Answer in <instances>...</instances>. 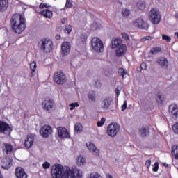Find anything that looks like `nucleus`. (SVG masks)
<instances>
[{
  "label": "nucleus",
  "mask_w": 178,
  "mask_h": 178,
  "mask_svg": "<svg viewBox=\"0 0 178 178\" xmlns=\"http://www.w3.org/2000/svg\"><path fill=\"white\" fill-rule=\"evenodd\" d=\"M10 23L13 31H15L17 34H22L24 30H26V19L20 14L13 15L11 17Z\"/></svg>",
  "instance_id": "1"
},
{
  "label": "nucleus",
  "mask_w": 178,
  "mask_h": 178,
  "mask_svg": "<svg viewBox=\"0 0 178 178\" xmlns=\"http://www.w3.org/2000/svg\"><path fill=\"white\" fill-rule=\"evenodd\" d=\"M149 19L153 24H159L162 19V16L161 15V12H159V10H158L156 8H152L149 12Z\"/></svg>",
  "instance_id": "2"
},
{
  "label": "nucleus",
  "mask_w": 178,
  "mask_h": 178,
  "mask_svg": "<svg viewBox=\"0 0 178 178\" xmlns=\"http://www.w3.org/2000/svg\"><path fill=\"white\" fill-rule=\"evenodd\" d=\"M65 168L60 164H56L51 168V174L52 178H63L65 175Z\"/></svg>",
  "instance_id": "3"
},
{
  "label": "nucleus",
  "mask_w": 178,
  "mask_h": 178,
  "mask_svg": "<svg viewBox=\"0 0 178 178\" xmlns=\"http://www.w3.org/2000/svg\"><path fill=\"white\" fill-rule=\"evenodd\" d=\"M41 106L44 111L51 113L55 108V101L49 97H47L42 100Z\"/></svg>",
  "instance_id": "4"
},
{
  "label": "nucleus",
  "mask_w": 178,
  "mask_h": 178,
  "mask_svg": "<svg viewBox=\"0 0 178 178\" xmlns=\"http://www.w3.org/2000/svg\"><path fill=\"white\" fill-rule=\"evenodd\" d=\"M91 45L94 52H97V54L104 52V43L99 38H93L91 41Z\"/></svg>",
  "instance_id": "5"
},
{
  "label": "nucleus",
  "mask_w": 178,
  "mask_h": 178,
  "mask_svg": "<svg viewBox=\"0 0 178 178\" xmlns=\"http://www.w3.org/2000/svg\"><path fill=\"white\" fill-rule=\"evenodd\" d=\"M120 131V125L116 122H112L107 127V134L110 137H116Z\"/></svg>",
  "instance_id": "6"
},
{
  "label": "nucleus",
  "mask_w": 178,
  "mask_h": 178,
  "mask_svg": "<svg viewBox=\"0 0 178 178\" xmlns=\"http://www.w3.org/2000/svg\"><path fill=\"white\" fill-rule=\"evenodd\" d=\"M40 49L46 54L52 52L54 49V42L49 39H42L40 44Z\"/></svg>",
  "instance_id": "7"
},
{
  "label": "nucleus",
  "mask_w": 178,
  "mask_h": 178,
  "mask_svg": "<svg viewBox=\"0 0 178 178\" xmlns=\"http://www.w3.org/2000/svg\"><path fill=\"white\" fill-rule=\"evenodd\" d=\"M82 176L83 173L80 170H72L69 169L64 172L63 178H81Z\"/></svg>",
  "instance_id": "8"
},
{
  "label": "nucleus",
  "mask_w": 178,
  "mask_h": 178,
  "mask_svg": "<svg viewBox=\"0 0 178 178\" xmlns=\"http://www.w3.org/2000/svg\"><path fill=\"white\" fill-rule=\"evenodd\" d=\"M54 80L56 84L62 85L66 83V75L63 72H56L54 74Z\"/></svg>",
  "instance_id": "9"
},
{
  "label": "nucleus",
  "mask_w": 178,
  "mask_h": 178,
  "mask_svg": "<svg viewBox=\"0 0 178 178\" xmlns=\"http://www.w3.org/2000/svg\"><path fill=\"white\" fill-rule=\"evenodd\" d=\"M0 133L9 136L12 133V127L6 122L0 121Z\"/></svg>",
  "instance_id": "10"
},
{
  "label": "nucleus",
  "mask_w": 178,
  "mask_h": 178,
  "mask_svg": "<svg viewBox=\"0 0 178 178\" xmlns=\"http://www.w3.org/2000/svg\"><path fill=\"white\" fill-rule=\"evenodd\" d=\"M133 24L134 27H138V29H141L142 30H147L149 26L148 23L145 22L144 19L141 18H138L133 22Z\"/></svg>",
  "instance_id": "11"
},
{
  "label": "nucleus",
  "mask_w": 178,
  "mask_h": 178,
  "mask_svg": "<svg viewBox=\"0 0 178 178\" xmlns=\"http://www.w3.org/2000/svg\"><path fill=\"white\" fill-rule=\"evenodd\" d=\"M52 127H51L49 125H44L40 131V134L44 138H48V137H49L50 134H52Z\"/></svg>",
  "instance_id": "12"
},
{
  "label": "nucleus",
  "mask_w": 178,
  "mask_h": 178,
  "mask_svg": "<svg viewBox=\"0 0 178 178\" xmlns=\"http://www.w3.org/2000/svg\"><path fill=\"white\" fill-rule=\"evenodd\" d=\"M156 63L161 69H164L165 70L169 69V60L165 57L159 58L156 60Z\"/></svg>",
  "instance_id": "13"
},
{
  "label": "nucleus",
  "mask_w": 178,
  "mask_h": 178,
  "mask_svg": "<svg viewBox=\"0 0 178 178\" xmlns=\"http://www.w3.org/2000/svg\"><path fill=\"white\" fill-rule=\"evenodd\" d=\"M57 131L58 134V137L60 138H70V134L67 131V129L62 127H59L57 128Z\"/></svg>",
  "instance_id": "14"
},
{
  "label": "nucleus",
  "mask_w": 178,
  "mask_h": 178,
  "mask_svg": "<svg viewBox=\"0 0 178 178\" xmlns=\"http://www.w3.org/2000/svg\"><path fill=\"white\" fill-rule=\"evenodd\" d=\"M126 52H127V47L126 44H121L120 47H117L115 50V55L118 58L121 56H124L126 55Z\"/></svg>",
  "instance_id": "15"
},
{
  "label": "nucleus",
  "mask_w": 178,
  "mask_h": 178,
  "mask_svg": "<svg viewBox=\"0 0 178 178\" xmlns=\"http://www.w3.org/2000/svg\"><path fill=\"white\" fill-rule=\"evenodd\" d=\"M70 48L71 45L69 42H63L61 45V51L64 56H66V55H69V53L70 52Z\"/></svg>",
  "instance_id": "16"
},
{
  "label": "nucleus",
  "mask_w": 178,
  "mask_h": 178,
  "mask_svg": "<svg viewBox=\"0 0 178 178\" xmlns=\"http://www.w3.org/2000/svg\"><path fill=\"white\" fill-rule=\"evenodd\" d=\"M15 175L17 178H27V173L22 167H18L15 169Z\"/></svg>",
  "instance_id": "17"
},
{
  "label": "nucleus",
  "mask_w": 178,
  "mask_h": 178,
  "mask_svg": "<svg viewBox=\"0 0 178 178\" xmlns=\"http://www.w3.org/2000/svg\"><path fill=\"white\" fill-rule=\"evenodd\" d=\"M86 147L90 152H92V154H93L94 155H99V149H98V148L95 147V145H94V143L90 142L89 143L86 144Z\"/></svg>",
  "instance_id": "18"
},
{
  "label": "nucleus",
  "mask_w": 178,
  "mask_h": 178,
  "mask_svg": "<svg viewBox=\"0 0 178 178\" xmlns=\"http://www.w3.org/2000/svg\"><path fill=\"white\" fill-rule=\"evenodd\" d=\"M122 42H123V40L121 38H114L111 40V47L112 48V49H115V48H118V47L122 45Z\"/></svg>",
  "instance_id": "19"
},
{
  "label": "nucleus",
  "mask_w": 178,
  "mask_h": 178,
  "mask_svg": "<svg viewBox=\"0 0 178 178\" xmlns=\"http://www.w3.org/2000/svg\"><path fill=\"white\" fill-rule=\"evenodd\" d=\"M169 112L171 113L172 119L178 118V106L177 105H170Z\"/></svg>",
  "instance_id": "20"
},
{
  "label": "nucleus",
  "mask_w": 178,
  "mask_h": 178,
  "mask_svg": "<svg viewBox=\"0 0 178 178\" xmlns=\"http://www.w3.org/2000/svg\"><path fill=\"white\" fill-rule=\"evenodd\" d=\"M34 144V135H29L25 140L24 145L26 148H31Z\"/></svg>",
  "instance_id": "21"
},
{
  "label": "nucleus",
  "mask_w": 178,
  "mask_h": 178,
  "mask_svg": "<svg viewBox=\"0 0 178 178\" xmlns=\"http://www.w3.org/2000/svg\"><path fill=\"white\" fill-rule=\"evenodd\" d=\"M10 166H12V159L6 158L1 161V168L3 169H10Z\"/></svg>",
  "instance_id": "22"
},
{
  "label": "nucleus",
  "mask_w": 178,
  "mask_h": 178,
  "mask_svg": "<svg viewBox=\"0 0 178 178\" xmlns=\"http://www.w3.org/2000/svg\"><path fill=\"white\" fill-rule=\"evenodd\" d=\"M9 8V0H0V12L3 13Z\"/></svg>",
  "instance_id": "23"
},
{
  "label": "nucleus",
  "mask_w": 178,
  "mask_h": 178,
  "mask_svg": "<svg viewBox=\"0 0 178 178\" xmlns=\"http://www.w3.org/2000/svg\"><path fill=\"white\" fill-rule=\"evenodd\" d=\"M139 134L141 137L149 136V129L147 127H141L139 128Z\"/></svg>",
  "instance_id": "24"
},
{
  "label": "nucleus",
  "mask_w": 178,
  "mask_h": 178,
  "mask_svg": "<svg viewBox=\"0 0 178 178\" xmlns=\"http://www.w3.org/2000/svg\"><path fill=\"white\" fill-rule=\"evenodd\" d=\"M111 102H112V99L111 97H106L102 103L103 109H108L111 106Z\"/></svg>",
  "instance_id": "25"
},
{
  "label": "nucleus",
  "mask_w": 178,
  "mask_h": 178,
  "mask_svg": "<svg viewBox=\"0 0 178 178\" xmlns=\"http://www.w3.org/2000/svg\"><path fill=\"white\" fill-rule=\"evenodd\" d=\"M40 15H42L44 17H47V19H51L52 17L53 13L52 11L45 9L43 11H41L39 13Z\"/></svg>",
  "instance_id": "26"
},
{
  "label": "nucleus",
  "mask_w": 178,
  "mask_h": 178,
  "mask_svg": "<svg viewBox=\"0 0 178 178\" xmlns=\"http://www.w3.org/2000/svg\"><path fill=\"white\" fill-rule=\"evenodd\" d=\"M172 155L175 159H178V145H175L172 147Z\"/></svg>",
  "instance_id": "27"
},
{
  "label": "nucleus",
  "mask_w": 178,
  "mask_h": 178,
  "mask_svg": "<svg viewBox=\"0 0 178 178\" xmlns=\"http://www.w3.org/2000/svg\"><path fill=\"white\" fill-rule=\"evenodd\" d=\"M74 130L77 134H80L83 131V125L80 122L75 124Z\"/></svg>",
  "instance_id": "28"
},
{
  "label": "nucleus",
  "mask_w": 178,
  "mask_h": 178,
  "mask_svg": "<svg viewBox=\"0 0 178 178\" xmlns=\"http://www.w3.org/2000/svg\"><path fill=\"white\" fill-rule=\"evenodd\" d=\"M145 2L144 1H139L136 3V8L137 9H138L139 10H144V9H145Z\"/></svg>",
  "instance_id": "29"
},
{
  "label": "nucleus",
  "mask_w": 178,
  "mask_h": 178,
  "mask_svg": "<svg viewBox=\"0 0 178 178\" xmlns=\"http://www.w3.org/2000/svg\"><path fill=\"white\" fill-rule=\"evenodd\" d=\"M156 101L158 104H163V102L165 101V97H163L162 94L159 93L156 97Z\"/></svg>",
  "instance_id": "30"
},
{
  "label": "nucleus",
  "mask_w": 178,
  "mask_h": 178,
  "mask_svg": "<svg viewBox=\"0 0 178 178\" xmlns=\"http://www.w3.org/2000/svg\"><path fill=\"white\" fill-rule=\"evenodd\" d=\"M5 149H6V154H8L10 152H12L13 151V146L12 145H9L8 143L4 144Z\"/></svg>",
  "instance_id": "31"
},
{
  "label": "nucleus",
  "mask_w": 178,
  "mask_h": 178,
  "mask_svg": "<svg viewBox=\"0 0 178 178\" xmlns=\"http://www.w3.org/2000/svg\"><path fill=\"white\" fill-rule=\"evenodd\" d=\"M159 52H162V49L159 47H154L150 50V53L152 54V55H156V54Z\"/></svg>",
  "instance_id": "32"
},
{
  "label": "nucleus",
  "mask_w": 178,
  "mask_h": 178,
  "mask_svg": "<svg viewBox=\"0 0 178 178\" xmlns=\"http://www.w3.org/2000/svg\"><path fill=\"white\" fill-rule=\"evenodd\" d=\"M77 163L78 166H82V165H84L86 163V159L83 157L82 156H79L77 159Z\"/></svg>",
  "instance_id": "33"
},
{
  "label": "nucleus",
  "mask_w": 178,
  "mask_h": 178,
  "mask_svg": "<svg viewBox=\"0 0 178 178\" xmlns=\"http://www.w3.org/2000/svg\"><path fill=\"white\" fill-rule=\"evenodd\" d=\"M88 97L90 101H95V91H90L89 92Z\"/></svg>",
  "instance_id": "34"
},
{
  "label": "nucleus",
  "mask_w": 178,
  "mask_h": 178,
  "mask_svg": "<svg viewBox=\"0 0 178 178\" xmlns=\"http://www.w3.org/2000/svg\"><path fill=\"white\" fill-rule=\"evenodd\" d=\"M30 67H31V70L32 71V73H34V72H35V69H37V63L34 61L32 62L30 64Z\"/></svg>",
  "instance_id": "35"
},
{
  "label": "nucleus",
  "mask_w": 178,
  "mask_h": 178,
  "mask_svg": "<svg viewBox=\"0 0 178 178\" xmlns=\"http://www.w3.org/2000/svg\"><path fill=\"white\" fill-rule=\"evenodd\" d=\"M162 40L166 41V42H170V41H172V38H170V36L163 34Z\"/></svg>",
  "instance_id": "36"
},
{
  "label": "nucleus",
  "mask_w": 178,
  "mask_h": 178,
  "mask_svg": "<svg viewBox=\"0 0 178 178\" xmlns=\"http://www.w3.org/2000/svg\"><path fill=\"white\" fill-rule=\"evenodd\" d=\"M64 31H65V33H66V34H69V33H72V26H70V25L65 26Z\"/></svg>",
  "instance_id": "37"
},
{
  "label": "nucleus",
  "mask_w": 178,
  "mask_h": 178,
  "mask_svg": "<svg viewBox=\"0 0 178 178\" xmlns=\"http://www.w3.org/2000/svg\"><path fill=\"white\" fill-rule=\"evenodd\" d=\"M121 36L122 37L123 40H124L125 41L130 40V38L129 37V35L124 32L121 33Z\"/></svg>",
  "instance_id": "38"
},
{
  "label": "nucleus",
  "mask_w": 178,
  "mask_h": 178,
  "mask_svg": "<svg viewBox=\"0 0 178 178\" xmlns=\"http://www.w3.org/2000/svg\"><path fill=\"white\" fill-rule=\"evenodd\" d=\"M106 120L105 119V118H102L101 121L97 122L98 127H102V126H104V124L105 123Z\"/></svg>",
  "instance_id": "39"
},
{
  "label": "nucleus",
  "mask_w": 178,
  "mask_h": 178,
  "mask_svg": "<svg viewBox=\"0 0 178 178\" xmlns=\"http://www.w3.org/2000/svg\"><path fill=\"white\" fill-rule=\"evenodd\" d=\"M118 73L121 74V76H122V79H124L125 74H127V72L126 71H124V70L123 68H120L118 70Z\"/></svg>",
  "instance_id": "40"
},
{
  "label": "nucleus",
  "mask_w": 178,
  "mask_h": 178,
  "mask_svg": "<svg viewBox=\"0 0 178 178\" xmlns=\"http://www.w3.org/2000/svg\"><path fill=\"white\" fill-rule=\"evenodd\" d=\"M150 40H152V37H151V36H145V37L142 38L140 39V42H145V41H150Z\"/></svg>",
  "instance_id": "41"
},
{
  "label": "nucleus",
  "mask_w": 178,
  "mask_h": 178,
  "mask_svg": "<svg viewBox=\"0 0 178 178\" xmlns=\"http://www.w3.org/2000/svg\"><path fill=\"white\" fill-rule=\"evenodd\" d=\"M172 131L174 133H175V134H178V122L172 126Z\"/></svg>",
  "instance_id": "42"
},
{
  "label": "nucleus",
  "mask_w": 178,
  "mask_h": 178,
  "mask_svg": "<svg viewBox=\"0 0 178 178\" xmlns=\"http://www.w3.org/2000/svg\"><path fill=\"white\" fill-rule=\"evenodd\" d=\"M70 111H73V109H74V108L79 107V103H77V102L72 103V104H70Z\"/></svg>",
  "instance_id": "43"
},
{
  "label": "nucleus",
  "mask_w": 178,
  "mask_h": 178,
  "mask_svg": "<svg viewBox=\"0 0 178 178\" xmlns=\"http://www.w3.org/2000/svg\"><path fill=\"white\" fill-rule=\"evenodd\" d=\"M122 15L124 17H127V16H129V15H130V10H129L127 9H124L122 10Z\"/></svg>",
  "instance_id": "44"
},
{
  "label": "nucleus",
  "mask_w": 178,
  "mask_h": 178,
  "mask_svg": "<svg viewBox=\"0 0 178 178\" xmlns=\"http://www.w3.org/2000/svg\"><path fill=\"white\" fill-rule=\"evenodd\" d=\"M42 166H43V169H49V168H51V163L46 161L42 164Z\"/></svg>",
  "instance_id": "45"
},
{
  "label": "nucleus",
  "mask_w": 178,
  "mask_h": 178,
  "mask_svg": "<svg viewBox=\"0 0 178 178\" xmlns=\"http://www.w3.org/2000/svg\"><path fill=\"white\" fill-rule=\"evenodd\" d=\"M159 169V163L156 162L154 163V167L153 168L152 170L153 172H156Z\"/></svg>",
  "instance_id": "46"
},
{
  "label": "nucleus",
  "mask_w": 178,
  "mask_h": 178,
  "mask_svg": "<svg viewBox=\"0 0 178 178\" xmlns=\"http://www.w3.org/2000/svg\"><path fill=\"white\" fill-rule=\"evenodd\" d=\"M127 108V101H124V104L122 106V109L121 111H126V109Z\"/></svg>",
  "instance_id": "47"
},
{
  "label": "nucleus",
  "mask_w": 178,
  "mask_h": 178,
  "mask_svg": "<svg viewBox=\"0 0 178 178\" xmlns=\"http://www.w3.org/2000/svg\"><path fill=\"white\" fill-rule=\"evenodd\" d=\"M140 69L142 70H147V64L145 63H142L140 65Z\"/></svg>",
  "instance_id": "48"
},
{
  "label": "nucleus",
  "mask_w": 178,
  "mask_h": 178,
  "mask_svg": "<svg viewBox=\"0 0 178 178\" xmlns=\"http://www.w3.org/2000/svg\"><path fill=\"white\" fill-rule=\"evenodd\" d=\"M65 6H66V8H72V6H73V5L72 4V3L70 1H69V0H67Z\"/></svg>",
  "instance_id": "49"
},
{
  "label": "nucleus",
  "mask_w": 178,
  "mask_h": 178,
  "mask_svg": "<svg viewBox=\"0 0 178 178\" xmlns=\"http://www.w3.org/2000/svg\"><path fill=\"white\" fill-rule=\"evenodd\" d=\"M145 166L149 168L151 166V160H147L145 162Z\"/></svg>",
  "instance_id": "50"
},
{
  "label": "nucleus",
  "mask_w": 178,
  "mask_h": 178,
  "mask_svg": "<svg viewBox=\"0 0 178 178\" xmlns=\"http://www.w3.org/2000/svg\"><path fill=\"white\" fill-rule=\"evenodd\" d=\"M95 87H97V88L101 87V82L99 81H95Z\"/></svg>",
  "instance_id": "51"
},
{
  "label": "nucleus",
  "mask_w": 178,
  "mask_h": 178,
  "mask_svg": "<svg viewBox=\"0 0 178 178\" xmlns=\"http://www.w3.org/2000/svg\"><path fill=\"white\" fill-rule=\"evenodd\" d=\"M120 87L118 86L116 90H115V93L117 94V97H119V94H120V90H119Z\"/></svg>",
  "instance_id": "52"
},
{
  "label": "nucleus",
  "mask_w": 178,
  "mask_h": 178,
  "mask_svg": "<svg viewBox=\"0 0 178 178\" xmlns=\"http://www.w3.org/2000/svg\"><path fill=\"white\" fill-rule=\"evenodd\" d=\"M40 9H44L45 8V4L41 3L39 6Z\"/></svg>",
  "instance_id": "53"
},
{
  "label": "nucleus",
  "mask_w": 178,
  "mask_h": 178,
  "mask_svg": "<svg viewBox=\"0 0 178 178\" xmlns=\"http://www.w3.org/2000/svg\"><path fill=\"white\" fill-rule=\"evenodd\" d=\"M67 21V19H66V18L62 19H61L62 24H65V23H66Z\"/></svg>",
  "instance_id": "54"
},
{
  "label": "nucleus",
  "mask_w": 178,
  "mask_h": 178,
  "mask_svg": "<svg viewBox=\"0 0 178 178\" xmlns=\"http://www.w3.org/2000/svg\"><path fill=\"white\" fill-rule=\"evenodd\" d=\"M106 177L107 178H113V177H112V175H111L109 174L106 175Z\"/></svg>",
  "instance_id": "55"
},
{
  "label": "nucleus",
  "mask_w": 178,
  "mask_h": 178,
  "mask_svg": "<svg viewBox=\"0 0 178 178\" xmlns=\"http://www.w3.org/2000/svg\"><path fill=\"white\" fill-rule=\"evenodd\" d=\"M175 37H176L177 38H178V32H175Z\"/></svg>",
  "instance_id": "56"
},
{
  "label": "nucleus",
  "mask_w": 178,
  "mask_h": 178,
  "mask_svg": "<svg viewBox=\"0 0 178 178\" xmlns=\"http://www.w3.org/2000/svg\"><path fill=\"white\" fill-rule=\"evenodd\" d=\"M163 166H165V168H168L169 166L168 164H166L165 163H163Z\"/></svg>",
  "instance_id": "57"
},
{
  "label": "nucleus",
  "mask_w": 178,
  "mask_h": 178,
  "mask_svg": "<svg viewBox=\"0 0 178 178\" xmlns=\"http://www.w3.org/2000/svg\"><path fill=\"white\" fill-rule=\"evenodd\" d=\"M175 17H176V19H178V13H177L175 14Z\"/></svg>",
  "instance_id": "58"
},
{
  "label": "nucleus",
  "mask_w": 178,
  "mask_h": 178,
  "mask_svg": "<svg viewBox=\"0 0 178 178\" xmlns=\"http://www.w3.org/2000/svg\"><path fill=\"white\" fill-rule=\"evenodd\" d=\"M56 37H57V40H60V36L57 35Z\"/></svg>",
  "instance_id": "59"
},
{
  "label": "nucleus",
  "mask_w": 178,
  "mask_h": 178,
  "mask_svg": "<svg viewBox=\"0 0 178 178\" xmlns=\"http://www.w3.org/2000/svg\"><path fill=\"white\" fill-rule=\"evenodd\" d=\"M44 8H48V6H47V4H44Z\"/></svg>",
  "instance_id": "60"
},
{
  "label": "nucleus",
  "mask_w": 178,
  "mask_h": 178,
  "mask_svg": "<svg viewBox=\"0 0 178 178\" xmlns=\"http://www.w3.org/2000/svg\"><path fill=\"white\" fill-rule=\"evenodd\" d=\"M140 69H141V68H139V69L138 68L137 70L140 71Z\"/></svg>",
  "instance_id": "61"
},
{
  "label": "nucleus",
  "mask_w": 178,
  "mask_h": 178,
  "mask_svg": "<svg viewBox=\"0 0 178 178\" xmlns=\"http://www.w3.org/2000/svg\"><path fill=\"white\" fill-rule=\"evenodd\" d=\"M140 69H141V68H139V69L138 68L137 70L140 71Z\"/></svg>",
  "instance_id": "62"
},
{
  "label": "nucleus",
  "mask_w": 178,
  "mask_h": 178,
  "mask_svg": "<svg viewBox=\"0 0 178 178\" xmlns=\"http://www.w3.org/2000/svg\"><path fill=\"white\" fill-rule=\"evenodd\" d=\"M140 69H141V68H139V69L138 68L137 70L140 71Z\"/></svg>",
  "instance_id": "63"
},
{
  "label": "nucleus",
  "mask_w": 178,
  "mask_h": 178,
  "mask_svg": "<svg viewBox=\"0 0 178 178\" xmlns=\"http://www.w3.org/2000/svg\"><path fill=\"white\" fill-rule=\"evenodd\" d=\"M0 92H1V89H0Z\"/></svg>",
  "instance_id": "64"
}]
</instances>
